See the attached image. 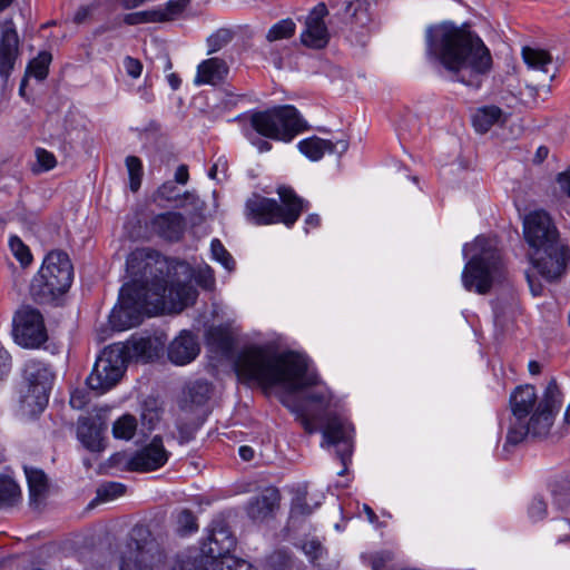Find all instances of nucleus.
Instances as JSON below:
<instances>
[{"label":"nucleus","mask_w":570,"mask_h":570,"mask_svg":"<svg viewBox=\"0 0 570 570\" xmlns=\"http://www.w3.org/2000/svg\"><path fill=\"white\" fill-rule=\"evenodd\" d=\"M125 165L129 176V188L136 193L139 190L144 176V166L139 157L130 155L125 159Z\"/></svg>","instance_id":"f704fd0d"},{"label":"nucleus","mask_w":570,"mask_h":570,"mask_svg":"<svg viewBox=\"0 0 570 570\" xmlns=\"http://www.w3.org/2000/svg\"><path fill=\"white\" fill-rule=\"evenodd\" d=\"M531 519L541 520L547 514V504L542 498H534L528 511Z\"/></svg>","instance_id":"5fc2aeb1"},{"label":"nucleus","mask_w":570,"mask_h":570,"mask_svg":"<svg viewBox=\"0 0 570 570\" xmlns=\"http://www.w3.org/2000/svg\"><path fill=\"white\" fill-rule=\"evenodd\" d=\"M156 199L165 200L168 203L177 202L184 198L185 200L193 197V194L190 191H184L183 194L179 193V189L177 187V184L173 180H166L164 181L156 190L155 193Z\"/></svg>","instance_id":"c9c22d12"},{"label":"nucleus","mask_w":570,"mask_h":570,"mask_svg":"<svg viewBox=\"0 0 570 570\" xmlns=\"http://www.w3.org/2000/svg\"><path fill=\"white\" fill-rule=\"evenodd\" d=\"M127 273L132 277L119 291L108 322L114 331H126L139 325L147 314L148 294L164 296L168 285V261L154 249H139L126 259Z\"/></svg>","instance_id":"7ed1b4c3"},{"label":"nucleus","mask_w":570,"mask_h":570,"mask_svg":"<svg viewBox=\"0 0 570 570\" xmlns=\"http://www.w3.org/2000/svg\"><path fill=\"white\" fill-rule=\"evenodd\" d=\"M51 60L52 56L49 51H40L37 57L29 61L27 75L32 76L39 81L45 80L48 77Z\"/></svg>","instance_id":"2f4dec72"},{"label":"nucleus","mask_w":570,"mask_h":570,"mask_svg":"<svg viewBox=\"0 0 570 570\" xmlns=\"http://www.w3.org/2000/svg\"><path fill=\"white\" fill-rule=\"evenodd\" d=\"M321 216L316 213L308 214L304 219V232L308 234L312 229H316L321 226Z\"/></svg>","instance_id":"052dcab7"},{"label":"nucleus","mask_w":570,"mask_h":570,"mask_svg":"<svg viewBox=\"0 0 570 570\" xmlns=\"http://www.w3.org/2000/svg\"><path fill=\"white\" fill-rule=\"evenodd\" d=\"M9 246L22 267L31 264L33 259L31 250L18 236L13 235L9 238Z\"/></svg>","instance_id":"79ce46f5"},{"label":"nucleus","mask_w":570,"mask_h":570,"mask_svg":"<svg viewBox=\"0 0 570 570\" xmlns=\"http://www.w3.org/2000/svg\"><path fill=\"white\" fill-rule=\"evenodd\" d=\"M213 392V385L207 380H196L191 382L184 391L181 410L185 412L197 413L205 416L209 413L207 403Z\"/></svg>","instance_id":"aec40b11"},{"label":"nucleus","mask_w":570,"mask_h":570,"mask_svg":"<svg viewBox=\"0 0 570 570\" xmlns=\"http://www.w3.org/2000/svg\"><path fill=\"white\" fill-rule=\"evenodd\" d=\"M126 491L127 487L121 482H105L97 489L96 500L99 502H109L122 497Z\"/></svg>","instance_id":"4c0bfd02"},{"label":"nucleus","mask_w":570,"mask_h":570,"mask_svg":"<svg viewBox=\"0 0 570 570\" xmlns=\"http://www.w3.org/2000/svg\"><path fill=\"white\" fill-rule=\"evenodd\" d=\"M206 421L205 416L197 415L196 421L193 422H180L177 424L178 441L180 444H186L196 438V434L200 426Z\"/></svg>","instance_id":"a19ab883"},{"label":"nucleus","mask_w":570,"mask_h":570,"mask_svg":"<svg viewBox=\"0 0 570 570\" xmlns=\"http://www.w3.org/2000/svg\"><path fill=\"white\" fill-rule=\"evenodd\" d=\"M509 404L514 421L511 423L503 450L509 451L523 442L528 435L544 438L549 434L556 415L561 407L560 391L554 379H551L538 402L535 386L519 385L510 394Z\"/></svg>","instance_id":"39448f33"},{"label":"nucleus","mask_w":570,"mask_h":570,"mask_svg":"<svg viewBox=\"0 0 570 570\" xmlns=\"http://www.w3.org/2000/svg\"><path fill=\"white\" fill-rule=\"evenodd\" d=\"M306 399H307V401H309L312 403H317V404H326L328 402V399L326 397V395L321 392H312L306 395Z\"/></svg>","instance_id":"774afa93"},{"label":"nucleus","mask_w":570,"mask_h":570,"mask_svg":"<svg viewBox=\"0 0 570 570\" xmlns=\"http://www.w3.org/2000/svg\"><path fill=\"white\" fill-rule=\"evenodd\" d=\"M208 345L215 346L223 352L233 350L235 340L227 327L222 325L210 327L206 333Z\"/></svg>","instance_id":"c756f323"},{"label":"nucleus","mask_w":570,"mask_h":570,"mask_svg":"<svg viewBox=\"0 0 570 570\" xmlns=\"http://www.w3.org/2000/svg\"><path fill=\"white\" fill-rule=\"evenodd\" d=\"M336 145L330 139L311 136L298 141L297 149L311 161H320L324 155L334 154Z\"/></svg>","instance_id":"393cba45"},{"label":"nucleus","mask_w":570,"mask_h":570,"mask_svg":"<svg viewBox=\"0 0 570 570\" xmlns=\"http://www.w3.org/2000/svg\"><path fill=\"white\" fill-rule=\"evenodd\" d=\"M210 252L214 261L218 262L225 269L232 272L235 269L236 263L230 253L218 238L210 242Z\"/></svg>","instance_id":"58836bf2"},{"label":"nucleus","mask_w":570,"mask_h":570,"mask_svg":"<svg viewBox=\"0 0 570 570\" xmlns=\"http://www.w3.org/2000/svg\"><path fill=\"white\" fill-rule=\"evenodd\" d=\"M525 278H527V282H528V285L530 287L532 295L541 296L543 293L542 284L530 272L525 273Z\"/></svg>","instance_id":"680f3d73"},{"label":"nucleus","mask_w":570,"mask_h":570,"mask_svg":"<svg viewBox=\"0 0 570 570\" xmlns=\"http://www.w3.org/2000/svg\"><path fill=\"white\" fill-rule=\"evenodd\" d=\"M21 375L28 385V393L35 397V404L43 411L49 402L55 373L49 363L38 360H27L22 366Z\"/></svg>","instance_id":"ddd939ff"},{"label":"nucleus","mask_w":570,"mask_h":570,"mask_svg":"<svg viewBox=\"0 0 570 570\" xmlns=\"http://www.w3.org/2000/svg\"><path fill=\"white\" fill-rule=\"evenodd\" d=\"M548 155L549 148L547 146H539L535 150L533 161L535 164H541L548 158Z\"/></svg>","instance_id":"338daca9"},{"label":"nucleus","mask_w":570,"mask_h":570,"mask_svg":"<svg viewBox=\"0 0 570 570\" xmlns=\"http://www.w3.org/2000/svg\"><path fill=\"white\" fill-rule=\"evenodd\" d=\"M305 30L301 33L302 43L312 49H323L330 41V33L326 26L305 24Z\"/></svg>","instance_id":"cd10ccee"},{"label":"nucleus","mask_w":570,"mask_h":570,"mask_svg":"<svg viewBox=\"0 0 570 570\" xmlns=\"http://www.w3.org/2000/svg\"><path fill=\"white\" fill-rule=\"evenodd\" d=\"M12 341L24 350H41L49 341L43 314L35 306L23 304L12 315Z\"/></svg>","instance_id":"f8f14e48"},{"label":"nucleus","mask_w":570,"mask_h":570,"mask_svg":"<svg viewBox=\"0 0 570 570\" xmlns=\"http://www.w3.org/2000/svg\"><path fill=\"white\" fill-rule=\"evenodd\" d=\"M292 511L301 515H308L312 513V508L306 502L305 498L297 497L293 502Z\"/></svg>","instance_id":"bf43d9fd"},{"label":"nucleus","mask_w":570,"mask_h":570,"mask_svg":"<svg viewBox=\"0 0 570 570\" xmlns=\"http://www.w3.org/2000/svg\"><path fill=\"white\" fill-rule=\"evenodd\" d=\"M425 57L473 89L482 86L493 65L490 49L471 26L468 22L459 26L450 20L428 28Z\"/></svg>","instance_id":"f257e3e1"},{"label":"nucleus","mask_w":570,"mask_h":570,"mask_svg":"<svg viewBox=\"0 0 570 570\" xmlns=\"http://www.w3.org/2000/svg\"><path fill=\"white\" fill-rule=\"evenodd\" d=\"M376 0H345L343 2V12L345 17L356 18L357 14L364 13L368 17V9Z\"/></svg>","instance_id":"c03bdc74"},{"label":"nucleus","mask_w":570,"mask_h":570,"mask_svg":"<svg viewBox=\"0 0 570 570\" xmlns=\"http://www.w3.org/2000/svg\"><path fill=\"white\" fill-rule=\"evenodd\" d=\"M19 38L14 29H6L0 39V76L7 80L17 59Z\"/></svg>","instance_id":"b1692460"},{"label":"nucleus","mask_w":570,"mask_h":570,"mask_svg":"<svg viewBox=\"0 0 570 570\" xmlns=\"http://www.w3.org/2000/svg\"><path fill=\"white\" fill-rule=\"evenodd\" d=\"M21 499L18 483L9 475L0 474V509L11 508Z\"/></svg>","instance_id":"c85d7f7f"},{"label":"nucleus","mask_w":570,"mask_h":570,"mask_svg":"<svg viewBox=\"0 0 570 570\" xmlns=\"http://www.w3.org/2000/svg\"><path fill=\"white\" fill-rule=\"evenodd\" d=\"M236 544L228 523L224 519L213 520L199 553L178 559L171 570H256L250 562L232 554Z\"/></svg>","instance_id":"0eeeda50"},{"label":"nucleus","mask_w":570,"mask_h":570,"mask_svg":"<svg viewBox=\"0 0 570 570\" xmlns=\"http://www.w3.org/2000/svg\"><path fill=\"white\" fill-rule=\"evenodd\" d=\"M30 503L42 502L49 491L48 476L43 470L33 466H24Z\"/></svg>","instance_id":"a878e982"},{"label":"nucleus","mask_w":570,"mask_h":570,"mask_svg":"<svg viewBox=\"0 0 570 570\" xmlns=\"http://www.w3.org/2000/svg\"><path fill=\"white\" fill-rule=\"evenodd\" d=\"M522 58L524 63L532 69L548 72V67L552 62V58L547 50L524 47L522 49Z\"/></svg>","instance_id":"7c9ffc66"},{"label":"nucleus","mask_w":570,"mask_h":570,"mask_svg":"<svg viewBox=\"0 0 570 570\" xmlns=\"http://www.w3.org/2000/svg\"><path fill=\"white\" fill-rule=\"evenodd\" d=\"M124 67L129 77L137 79L141 76L142 63L139 59L127 56L124 59Z\"/></svg>","instance_id":"864d4df0"},{"label":"nucleus","mask_w":570,"mask_h":570,"mask_svg":"<svg viewBox=\"0 0 570 570\" xmlns=\"http://www.w3.org/2000/svg\"><path fill=\"white\" fill-rule=\"evenodd\" d=\"M556 181L563 196L570 197V165L568 168L559 173L556 177Z\"/></svg>","instance_id":"4d7b16f0"},{"label":"nucleus","mask_w":570,"mask_h":570,"mask_svg":"<svg viewBox=\"0 0 570 570\" xmlns=\"http://www.w3.org/2000/svg\"><path fill=\"white\" fill-rule=\"evenodd\" d=\"M249 125L258 136L283 144L293 142L312 128L299 109L289 104L252 110Z\"/></svg>","instance_id":"9d476101"},{"label":"nucleus","mask_w":570,"mask_h":570,"mask_svg":"<svg viewBox=\"0 0 570 570\" xmlns=\"http://www.w3.org/2000/svg\"><path fill=\"white\" fill-rule=\"evenodd\" d=\"M328 10L324 2L317 3L308 13L305 24L326 26L324 18L327 16Z\"/></svg>","instance_id":"8fccbe9b"},{"label":"nucleus","mask_w":570,"mask_h":570,"mask_svg":"<svg viewBox=\"0 0 570 570\" xmlns=\"http://www.w3.org/2000/svg\"><path fill=\"white\" fill-rule=\"evenodd\" d=\"M296 23L292 18H286L274 23L266 33L269 42L289 39L295 35Z\"/></svg>","instance_id":"72a5a7b5"},{"label":"nucleus","mask_w":570,"mask_h":570,"mask_svg":"<svg viewBox=\"0 0 570 570\" xmlns=\"http://www.w3.org/2000/svg\"><path fill=\"white\" fill-rule=\"evenodd\" d=\"M170 453L165 449L163 436L154 435L148 444L137 450L127 461L126 468L131 472H153L168 462Z\"/></svg>","instance_id":"4468645a"},{"label":"nucleus","mask_w":570,"mask_h":570,"mask_svg":"<svg viewBox=\"0 0 570 570\" xmlns=\"http://www.w3.org/2000/svg\"><path fill=\"white\" fill-rule=\"evenodd\" d=\"M11 370L12 356L3 346H0V385L7 382Z\"/></svg>","instance_id":"3c124183"},{"label":"nucleus","mask_w":570,"mask_h":570,"mask_svg":"<svg viewBox=\"0 0 570 570\" xmlns=\"http://www.w3.org/2000/svg\"><path fill=\"white\" fill-rule=\"evenodd\" d=\"M189 4V0H168L165 3L164 9L155 10L165 18L161 19L160 22H167L174 20L176 17L181 14Z\"/></svg>","instance_id":"37998d69"},{"label":"nucleus","mask_w":570,"mask_h":570,"mask_svg":"<svg viewBox=\"0 0 570 570\" xmlns=\"http://www.w3.org/2000/svg\"><path fill=\"white\" fill-rule=\"evenodd\" d=\"M232 40V33L227 29H219L207 38L208 55L219 51Z\"/></svg>","instance_id":"de8ad7c7"},{"label":"nucleus","mask_w":570,"mask_h":570,"mask_svg":"<svg viewBox=\"0 0 570 570\" xmlns=\"http://www.w3.org/2000/svg\"><path fill=\"white\" fill-rule=\"evenodd\" d=\"M137 430V420L131 414H124L112 424V435L115 439L129 441L134 438Z\"/></svg>","instance_id":"473e14b6"},{"label":"nucleus","mask_w":570,"mask_h":570,"mask_svg":"<svg viewBox=\"0 0 570 570\" xmlns=\"http://www.w3.org/2000/svg\"><path fill=\"white\" fill-rule=\"evenodd\" d=\"M200 352L197 337L187 330L169 343L167 347L168 360L175 365H186L194 361Z\"/></svg>","instance_id":"412c9836"},{"label":"nucleus","mask_w":570,"mask_h":570,"mask_svg":"<svg viewBox=\"0 0 570 570\" xmlns=\"http://www.w3.org/2000/svg\"><path fill=\"white\" fill-rule=\"evenodd\" d=\"M161 19L165 18L155 9H151L126 13L122 17V22L127 26H138L150 22H160Z\"/></svg>","instance_id":"ea45409f"},{"label":"nucleus","mask_w":570,"mask_h":570,"mask_svg":"<svg viewBox=\"0 0 570 570\" xmlns=\"http://www.w3.org/2000/svg\"><path fill=\"white\" fill-rule=\"evenodd\" d=\"M502 117V109L495 105L479 107L471 116L474 130L479 134L488 132Z\"/></svg>","instance_id":"bb28decb"},{"label":"nucleus","mask_w":570,"mask_h":570,"mask_svg":"<svg viewBox=\"0 0 570 570\" xmlns=\"http://www.w3.org/2000/svg\"><path fill=\"white\" fill-rule=\"evenodd\" d=\"M277 200L253 193L245 202L244 215L247 222L256 226L281 224L278 222Z\"/></svg>","instance_id":"a211bd4d"},{"label":"nucleus","mask_w":570,"mask_h":570,"mask_svg":"<svg viewBox=\"0 0 570 570\" xmlns=\"http://www.w3.org/2000/svg\"><path fill=\"white\" fill-rule=\"evenodd\" d=\"M91 12L92 8L90 6H80L75 12L72 21L76 24H81L91 16Z\"/></svg>","instance_id":"e2e57ef3"},{"label":"nucleus","mask_w":570,"mask_h":570,"mask_svg":"<svg viewBox=\"0 0 570 570\" xmlns=\"http://www.w3.org/2000/svg\"><path fill=\"white\" fill-rule=\"evenodd\" d=\"M148 227L159 238L169 243H178L184 237L186 219L181 213L168 210L155 215Z\"/></svg>","instance_id":"6ab92c4d"},{"label":"nucleus","mask_w":570,"mask_h":570,"mask_svg":"<svg viewBox=\"0 0 570 570\" xmlns=\"http://www.w3.org/2000/svg\"><path fill=\"white\" fill-rule=\"evenodd\" d=\"M189 180V169L185 164L179 165L175 171V178L173 181L179 185H186Z\"/></svg>","instance_id":"0e129e2a"},{"label":"nucleus","mask_w":570,"mask_h":570,"mask_svg":"<svg viewBox=\"0 0 570 570\" xmlns=\"http://www.w3.org/2000/svg\"><path fill=\"white\" fill-rule=\"evenodd\" d=\"M243 384L257 385L267 392L282 387L296 393L321 384V376L305 353L278 351L272 344H252L242 348L234 363Z\"/></svg>","instance_id":"f03ea898"},{"label":"nucleus","mask_w":570,"mask_h":570,"mask_svg":"<svg viewBox=\"0 0 570 570\" xmlns=\"http://www.w3.org/2000/svg\"><path fill=\"white\" fill-rule=\"evenodd\" d=\"M108 425L101 414L80 416L77 422V439L91 453H100L106 449L104 434Z\"/></svg>","instance_id":"f3484780"},{"label":"nucleus","mask_w":570,"mask_h":570,"mask_svg":"<svg viewBox=\"0 0 570 570\" xmlns=\"http://www.w3.org/2000/svg\"><path fill=\"white\" fill-rule=\"evenodd\" d=\"M168 267H170V266L168 265ZM169 273H171V268H169ZM168 277H170V274H168ZM167 281H168V285H167L166 292L169 291L170 294H175L176 297L183 304L187 303L190 294H195V291L186 283L177 282L174 284L169 281V278H167Z\"/></svg>","instance_id":"09e8293b"},{"label":"nucleus","mask_w":570,"mask_h":570,"mask_svg":"<svg viewBox=\"0 0 570 570\" xmlns=\"http://www.w3.org/2000/svg\"><path fill=\"white\" fill-rule=\"evenodd\" d=\"M296 419L307 434H314L317 431L322 433V448H334L336 459L340 461L342 469L337 472L340 476L347 473L348 466L352 464V456L355 449L356 430L353 422L348 419L330 412L324 414L321 421V428L303 407L293 410Z\"/></svg>","instance_id":"1a4fd4ad"},{"label":"nucleus","mask_w":570,"mask_h":570,"mask_svg":"<svg viewBox=\"0 0 570 570\" xmlns=\"http://www.w3.org/2000/svg\"><path fill=\"white\" fill-rule=\"evenodd\" d=\"M279 490L276 487H267L259 495L250 498L246 507L247 515L254 521H263L273 517L279 508Z\"/></svg>","instance_id":"4be33fe9"},{"label":"nucleus","mask_w":570,"mask_h":570,"mask_svg":"<svg viewBox=\"0 0 570 570\" xmlns=\"http://www.w3.org/2000/svg\"><path fill=\"white\" fill-rule=\"evenodd\" d=\"M130 539L135 542V552L121 557L119 570H155L151 560L153 557L148 553V544L151 539L149 529L142 525L135 527L131 531Z\"/></svg>","instance_id":"dca6fc26"},{"label":"nucleus","mask_w":570,"mask_h":570,"mask_svg":"<svg viewBox=\"0 0 570 570\" xmlns=\"http://www.w3.org/2000/svg\"><path fill=\"white\" fill-rule=\"evenodd\" d=\"M238 455L240 456V459L243 461L249 462V461H252L254 459L255 451L249 445H240L239 449H238Z\"/></svg>","instance_id":"69168bd1"},{"label":"nucleus","mask_w":570,"mask_h":570,"mask_svg":"<svg viewBox=\"0 0 570 570\" xmlns=\"http://www.w3.org/2000/svg\"><path fill=\"white\" fill-rule=\"evenodd\" d=\"M473 245L479 252L465 263L461 274L462 285L468 292L485 295L493 286L494 274L502 266V257L485 236H476Z\"/></svg>","instance_id":"9b49d317"},{"label":"nucleus","mask_w":570,"mask_h":570,"mask_svg":"<svg viewBox=\"0 0 570 570\" xmlns=\"http://www.w3.org/2000/svg\"><path fill=\"white\" fill-rule=\"evenodd\" d=\"M244 98V95L233 94L230 91H226L224 98L220 100V107L224 110H233L237 107L238 102Z\"/></svg>","instance_id":"13d9d810"},{"label":"nucleus","mask_w":570,"mask_h":570,"mask_svg":"<svg viewBox=\"0 0 570 570\" xmlns=\"http://www.w3.org/2000/svg\"><path fill=\"white\" fill-rule=\"evenodd\" d=\"M229 73L227 62L218 57L202 60L196 69L194 83L196 86H217L223 83Z\"/></svg>","instance_id":"5701e85b"},{"label":"nucleus","mask_w":570,"mask_h":570,"mask_svg":"<svg viewBox=\"0 0 570 570\" xmlns=\"http://www.w3.org/2000/svg\"><path fill=\"white\" fill-rule=\"evenodd\" d=\"M167 341L165 332L145 330L132 333L125 342L104 347L86 380L88 387L99 393L109 391L130 362L147 364L163 357Z\"/></svg>","instance_id":"20e7f679"},{"label":"nucleus","mask_w":570,"mask_h":570,"mask_svg":"<svg viewBox=\"0 0 570 570\" xmlns=\"http://www.w3.org/2000/svg\"><path fill=\"white\" fill-rule=\"evenodd\" d=\"M524 239L532 248L530 262L537 274L547 283L559 282L570 264V247L559 242V230L551 216L543 209L525 216Z\"/></svg>","instance_id":"423d86ee"},{"label":"nucleus","mask_w":570,"mask_h":570,"mask_svg":"<svg viewBox=\"0 0 570 570\" xmlns=\"http://www.w3.org/2000/svg\"><path fill=\"white\" fill-rule=\"evenodd\" d=\"M278 195L277 213L278 222L286 228H293L303 213L309 210L311 203L299 196L296 190L288 185H279L276 188Z\"/></svg>","instance_id":"2eb2a0df"},{"label":"nucleus","mask_w":570,"mask_h":570,"mask_svg":"<svg viewBox=\"0 0 570 570\" xmlns=\"http://www.w3.org/2000/svg\"><path fill=\"white\" fill-rule=\"evenodd\" d=\"M176 531L180 537H187L198 531L197 518L189 509H183L176 517Z\"/></svg>","instance_id":"e433bc0d"},{"label":"nucleus","mask_w":570,"mask_h":570,"mask_svg":"<svg viewBox=\"0 0 570 570\" xmlns=\"http://www.w3.org/2000/svg\"><path fill=\"white\" fill-rule=\"evenodd\" d=\"M268 564L273 570H291L293 567L292 556L285 549L276 550L268 557Z\"/></svg>","instance_id":"49530a36"},{"label":"nucleus","mask_w":570,"mask_h":570,"mask_svg":"<svg viewBox=\"0 0 570 570\" xmlns=\"http://www.w3.org/2000/svg\"><path fill=\"white\" fill-rule=\"evenodd\" d=\"M36 155L37 161L43 171H49L56 167L57 160L52 153L48 151L45 148H38L36 150Z\"/></svg>","instance_id":"603ef678"},{"label":"nucleus","mask_w":570,"mask_h":570,"mask_svg":"<svg viewBox=\"0 0 570 570\" xmlns=\"http://www.w3.org/2000/svg\"><path fill=\"white\" fill-rule=\"evenodd\" d=\"M245 137L258 150V153H268L273 148L272 142L268 141L269 139L267 138L261 137L258 135L256 137H252V135L248 132H245Z\"/></svg>","instance_id":"6e6d98bb"},{"label":"nucleus","mask_w":570,"mask_h":570,"mask_svg":"<svg viewBox=\"0 0 570 570\" xmlns=\"http://www.w3.org/2000/svg\"><path fill=\"white\" fill-rule=\"evenodd\" d=\"M75 272L69 255L61 249L48 252L29 286V294L38 305L60 307L73 283Z\"/></svg>","instance_id":"6e6552de"},{"label":"nucleus","mask_w":570,"mask_h":570,"mask_svg":"<svg viewBox=\"0 0 570 570\" xmlns=\"http://www.w3.org/2000/svg\"><path fill=\"white\" fill-rule=\"evenodd\" d=\"M303 551L307 556L309 562L315 567H321V560L326 554V549L317 539H312L304 543Z\"/></svg>","instance_id":"a18cd8bd"}]
</instances>
